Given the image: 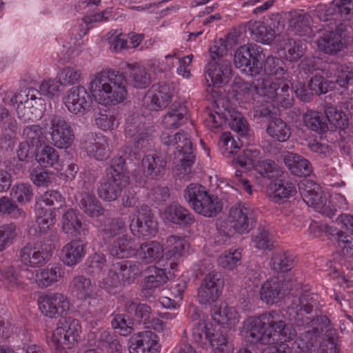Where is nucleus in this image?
Here are the masks:
<instances>
[{
  "label": "nucleus",
  "instance_id": "obj_1",
  "mask_svg": "<svg viewBox=\"0 0 353 353\" xmlns=\"http://www.w3.org/2000/svg\"><path fill=\"white\" fill-rule=\"evenodd\" d=\"M130 183L129 172L125 159L121 157L112 158L105 169V174L97 187L99 197L105 202L117 201Z\"/></svg>",
  "mask_w": 353,
  "mask_h": 353
},
{
  "label": "nucleus",
  "instance_id": "obj_2",
  "mask_svg": "<svg viewBox=\"0 0 353 353\" xmlns=\"http://www.w3.org/2000/svg\"><path fill=\"white\" fill-rule=\"evenodd\" d=\"M160 139L166 154L174 156L176 168L184 174L190 173L196 160V154L189 135L184 132L174 134L163 132Z\"/></svg>",
  "mask_w": 353,
  "mask_h": 353
},
{
  "label": "nucleus",
  "instance_id": "obj_3",
  "mask_svg": "<svg viewBox=\"0 0 353 353\" xmlns=\"http://www.w3.org/2000/svg\"><path fill=\"white\" fill-rule=\"evenodd\" d=\"M127 84L123 73L109 70L98 74L90 82V91L94 97H105V94L112 104H117L125 99Z\"/></svg>",
  "mask_w": 353,
  "mask_h": 353
},
{
  "label": "nucleus",
  "instance_id": "obj_4",
  "mask_svg": "<svg viewBox=\"0 0 353 353\" xmlns=\"http://www.w3.org/2000/svg\"><path fill=\"white\" fill-rule=\"evenodd\" d=\"M183 197L190 208L205 217L216 216L223 208L222 201L198 183L188 185L183 191Z\"/></svg>",
  "mask_w": 353,
  "mask_h": 353
},
{
  "label": "nucleus",
  "instance_id": "obj_5",
  "mask_svg": "<svg viewBox=\"0 0 353 353\" xmlns=\"http://www.w3.org/2000/svg\"><path fill=\"white\" fill-rule=\"evenodd\" d=\"M272 312L250 316L243 323L241 335L245 341L253 345H268L274 343L272 330Z\"/></svg>",
  "mask_w": 353,
  "mask_h": 353
},
{
  "label": "nucleus",
  "instance_id": "obj_6",
  "mask_svg": "<svg viewBox=\"0 0 353 353\" xmlns=\"http://www.w3.org/2000/svg\"><path fill=\"white\" fill-rule=\"evenodd\" d=\"M353 43V34L348 27L342 23L333 30H325L317 41L318 48L330 55H335Z\"/></svg>",
  "mask_w": 353,
  "mask_h": 353
},
{
  "label": "nucleus",
  "instance_id": "obj_7",
  "mask_svg": "<svg viewBox=\"0 0 353 353\" xmlns=\"http://www.w3.org/2000/svg\"><path fill=\"white\" fill-rule=\"evenodd\" d=\"M305 323L307 330L301 333L298 339L292 343V346L288 345L290 353H312V347L316 339L321 336L329 325L330 321L326 316H316L315 318H306Z\"/></svg>",
  "mask_w": 353,
  "mask_h": 353
},
{
  "label": "nucleus",
  "instance_id": "obj_8",
  "mask_svg": "<svg viewBox=\"0 0 353 353\" xmlns=\"http://www.w3.org/2000/svg\"><path fill=\"white\" fill-rule=\"evenodd\" d=\"M262 52V48L254 43L241 46L234 55L235 67L251 77H259L263 72Z\"/></svg>",
  "mask_w": 353,
  "mask_h": 353
},
{
  "label": "nucleus",
  "instance_id": "obj_9",
  "mask_svg": "<svg viewBox=\"0 0 353 353\" xmlns=\"http://www.w3.org/2000/svg\"><path fill=\"white\" fill-rule=\"evenodd\" d=\"M299 190L303 201L308 206L326 216L332 217L335 215L336 210L316 182L305 179L299 184Z\"/></svg>",
  "mask_w": 353,
  "mask_h": 353
},
{
  "label": "nucleus",
  "instance_id": "obj_10",
  "mask_svg": "<svg viewBox=\"0 0 353 353\" xmlns=\"http://www.w3.org/2000/svg\"><path fill=\"white\" fill-rule=\"evenodd\" d=\"M81 327L79 321L68 316L60 319L59 327L48 337L50 345L59 348H72L80 338Z\"/></svg>",
  "mask_w": 353,
  "mask_h": 353
},
{
  "label": "nucleus",
  "instance_id": "obj_11",
  "mask_svg": "<svg viewBox=\"0 0 353 353\" xmlns=\"http://www.w3.org/2000/svg\"><path fill=\"white\" fill-rule=\"evenodd\" d=\"M141 268L139 263L129 261L114 262L109 270L106 283L113 288L130 285L142 275Z\"/></svg>",
  "mask_w": 353,
  "mask_h": 353
},
{
  "label": "nucleus",
  "instance_id": "obj_12",
  "mask_svg": "<svg viewBox=\"0 0 353 353\" xmlns=\"http://www.w3.org/2000/svg\"><path fill=\"white\" fill-rule=\"evenodd\" d=\"M50 245L39 240L35 243H28L19 250V259L23 269L40 268L46 265L50 259Z\"/></svg>",
  "mask_w": 353,
  "mask_h": 353
},
{
  "label": "nucleus",
  "instance_id": "obj_13",
  "mask_svg": "<svg viewBox=\"0 0 353 353\" xmlns=\"http://www.w3.org/2000/svg\"><path fill=\"white\" fill-rule=\"evenodd\" d=\"M45 128L50 130L51 139L59 148L70 147L74 141V132L70 125L60 115L50 114L45 119Z\"/></svg>",
  "mask_w": 353,
  "mask_h": 353
},
{
  "label": "nucleus",
  "instance_id": "obj_14",
  "mask_svg": "<svg viewBox=\"0 0 353 353\" xmlns=\"http://www.w3.org/2000/svg\"><path fill=\"white\" fill-rule=\"evenodd\" d=\"M176 270H171L167 264L163 268H159L156 265L148 267L144 271L145 274L143 280V285L141 290L140 296L148 299L152 296L156 288L165 284L168 280L176 276Z\"/></svg>",
  "mask_w": 353,
  "mask_h": 353
},
{
  "label": "nucleus",
  "instance_id": "obj_15",
  "mask_svg": "<svg viewBox=\"0 0 353 353\" xmlns=\"http://www.w3.org/2000/svg\"><path fill=\"white\" fill-rule=\"evenodd\" d=\"M132 233L138 237L151 238L158 231V223L151 208L142 205L137 211L136 218L130 224Z\"/></svg>",
  "mask_w": 353,
  "mask_h": 353
},
{
  "label": "nucleus",
  "instance_id": "obj_16",
  "mask_svg": "<svg viewBox=\"0 0 353 353\" xmlns=\"http://www.w3.org/2000/svg\"><path fill=\"white\" fill-rule=\"evenodd\" d=\"M41 313L50 318L63 317L70 310V303L66 296L61 293H48L38 299Z\"/></svg>",
  "mask_w": 353,
  "mask_h": 353
},
{
  "label": "nucleus",
  "instance_id": "obj_17",
  "mask_svg": "<svg viewBox=\"0 0 353 353\" xmlns=\"http://www.w3.org/2000/svg\"><path fill=\"white\" fill-rule=\"evenodd\" d=\"M224 281L221 273L209 272L198 289V299L201 304L208 305L215 302L222 293Z\"/></svg>",
  "mask_w": 353,
  "mask_h": 353
},
{
  "label": "nucleus",
  "instance_id": "obj_18",
  "mask_svg": "<svg viewBox=\"0 0 353 353\" xmlns=\"http://www.w3.org/2000/svg\"><path fill=\"white\" fill-rule=\"evenodd\" d=\"M207 81L210 80L213 86L221 88L228 84L232 76V67L230 60L220 59L210 61L205 68Z\"/></svg>",
  "mask_w": 353,
  "mask_h": 353
},
{
  "label": "nucleus",
  "instance_id": "obj_19",
  "mask_svg": "<svg viewBox=\"0 0 353 353\" xmlns=\"http://www.w3.org/2000/svg\"><path fill=\"white\" fill-rule=\"evenodd\" d=\"M291 289L289 281L283 277H274L267 280L260 290L261 299L268 305L281 301Z\"/></svg>",
  "mask_w": 353,
  "mask_h": 353
},
{
  "label": "nucleus",
  "instance_id": "obj_20",
  "mask_svg": "<svg viewBox=\"0 0 353 353\" xmlns=\"http://www.w3.org/2000/svg\"><path fill=\"white\" fill-rule=\"evenodd\" d=\"M81 145L88 157L97 161L105 160L110 155L108 139L105 136L90 132L81 140Z\"/></svg>",
  "mask_w": 353,
  "mask_h": 353
},
{
  "label": "nucleus",
  "instance_id": "obj_21",
  "mask_svg": "<svg viewBox=\"0 0 353 353\" xmlns=\"http://www.w3.org/2000/svg\"><path fill=\"white\" fill-rule=\"evenodd\" d=\"M92 102L90 94L81 85L70 88L65 98V104L68 110L76 114H84L90 109Z\"/></svg>",
  "mask_w": 353,
  "mask_h": 353
},
{
  "label": "nucleus",
  "instance_id": "obj_22",
  "mask_svg": "<svg viewBox=\"0 0 353 353\" xmlns=\"http://www.w3.org/2000/svg\"><path fill=\"white\" fill-rule=\"evenodd\" d=\"M157 335L151 331H145L133 335L129 340L130 353H159Z\"/></svg>",
  "mask_w": 353,
  "mask_h": 353
},
{
  "label": "nucleus",
  "instance_id": "obj_23",
  "mask_svg": "<svg viewBox=\"0 0 353 353\" xmlns=\"http://www.w3.org/2000/svg\"><path fill=\"white\" fill-rule=\"evenodd\" d=\"M249 212V209L241 203L232 207L228 216L230 228L239 234L248 233L252 224L251 219L248 216Z\"/></svg>",
  "mask_w": 353,
  "mask_h": 353
},
{
  "label": "nucleus",
  "instance_id": "obj_24",
  "mask_svg": "<svg viewBox=\"0 0 353 353\" xmlns=\"http://www.w3.org/2000/svg\"><path fill=\"white\" fill-rule=\"evenodd\" d=\"M192 318L194 321L199 319V321L193 325L190 340L198 346L205 347L213 336V325L199 319L200 314L197 312H194Z\"/></svg>",
  "mask_w": 353,
  "mask_h": 353
},
{
  "label": "nucleus",
  "instance_id": "obj_25",
  "mask_svg": "<svg viewBox=\"0 0 353 353\" xmlns=\"http://www.w3.org/2000/svg\"><path fill=\"white\" fill-rule=\"evenodd\" d=\"M192 318L194 321L199 319V321L193 325L190 340L198 346L205 347L213 336V325L199 319L200 314L197 312H194Z\"/></svg>",
  "mask_w": 353,
  "mask_h": 353
},
{
  "label": "nucleus",
  "instance_id": "obj_26",
  "mask_svg": "<svg viewBox=\"0 0 353 353\" xmlns=\"http://www.w3.org/2000/svg\"><path fill=\"white\" fill-rule=\"evenodd\" d=\"M283 316L279 312L272 311V323L273 338L277 336L279 339L276 340L283 341L281 345H289L292 346L294 341L293 339L296 336V329L292 324L287 323L283 321ZM281 345V344L279 345Z\"/></svg>",
  "mask_w": 353,
  "mask_h": 353
},
{
  "label": "nucleus",
  "instance_id": "obj_27",
  "mask_svg": "<svg viewBox=\"0 0 353 353\" xmlns=\"http://www.w3.org/2000/svg\"><path fill=\"white\" fill-rule=\"evenodd\" d=\"M165 245L167 250L165 252V257L168 259L167 266L172 270L177 271V261L184 253L186 242L184 239L171 235L166 238Z\"/></svg>",
  "mask_w": 353,
  "mask_h": 353
},
{
  "label": "nucleus",
  "instance_id": "obj_28",
  "mask_svg": "<svg viewBox=\"0 0 353 353\" xmlns=\"http://www.w3.org/2000/svg\"><path fill=\"white\" fill-rule=\"evenodd\" d=\"M85 244L81 239H74L65 244L61 250L63 263L68 266L78 264L85 255Z\"/></svg>",
  "mask_w": 353,
  "mask_h": 353
},
{
  "label": "nucleus",
  "instance_id": "obj_29",
  "mask_svg": "<svg viewBox=\"0 0 353 353\" xmlns=\"http://www.w3.org/2000/svg\"><path fill=\"white\" fill-rule=\"evenodd\" d=\"M283 162L293 175L307 176L312 172V167L310 162L299 154L288 152L283 157Z\"/></svg>",
  "mask_w": 353,
  "mask_h": 353
},
{
  "label": "nucleus",
  "instance_id": "obj_30",
  "mask_svg": "<svg viewBox=\"0 0 353 353\" xmlns=\"http://www.w3.org/2000/svg\"><path fill=\"white\" fill-rule=\"evenodd\" d=\"M270 188L272 190V201L274 203H281L295 196L297 192L296 181L279 177L270 183Z\"/></svg>",
  "mask_w": 353,
  "mask_h": 353
},
{
  "label": "nucleus",
  "instance_id": "obj_31",
  "mask_svg": "<svg viewBox=\"0 0 353 353\" xmlns=\"http://www.w3.org/2000/svg\"><path fill=\"white\" fill-rule=\"evenodd\" d=\"M164 218L169 222L183 227H188L194 223V215L182 205L173 203L164 210Z\"/></svg>",
  "mask_w": 353,
  "mask_h": 353
},
{
  "label": "nucleus",
  "instance_id": "obj_32",
  "mask_svg": "<svg viewBox=\"0 0 353 353\" xmlns=\"http://www.w3.org/2000/svg\"><path fill=\"white\" fill-rule=\"evenodd\" d=\"M163 247L158 241H150L141 243L136 250L138 259L145 264L159 261L163 256Z\"/></svg>",
  "mask_w": 353,
  "mask_h": 353
},
{
  "label": "nucleus",
  "instance_id": "obj_33",
  "mask_svg": "<svg viewBox=\"0 0 353 353\" xmlns=\"http://www.w3.org/2000/svg\"><path fill=\"white\" fill-rule=\"evenodd\" d=\"M187 108L179 102L173 103L168 112L163 116L162 125L165 129H176L184 124L187 120L185 117Z\"/></svg>",
  "mask_w": 353,
  "mask_h": 353
},
{
  "label": "nucleus",
  "instance_id": "obj_34",
  "mask_svg": "<svg viewBox=\"0 0 353 353\" xmlns=\"http://www.w3.org/2000/svg\"><path fill=\"white\" fill-rule=\"evenodd\" d=\"M316 302L315 294L304 293L300 297L293 299L288 307L287 313L292 319L299 320V312L303 310L307 314L310 313L314 307L316 306Z\"/></svg>",
  "mask_w": 353,
  "mask_h": 353
},
{
  "label": "nucleus",
  "instance_id": "obj_35",
  "mask_svg": "<svg viewBox=\"0 0 353 353\" xmlns=\"http://www.w3.org/2000/svg\"><path fill=\"white\" fill-rule=\"evenodd\" d=\"M70 288L72 292L79 299H95L97 296L95 285L90 279L83 275L73 277Z\"/></svg>",
  "mask_w": 353,
  "mask_h": 353
},
{
  "label": "nucleus",
  "instance_id": "obj_36",
  "mask_svg": "<svg viewBox=\"0 0 353 353\" xmlns=\"http://www.w3.org/2000/svg\"><path fill=\"white\" fill-rule=\"evenodd\" d=\"M78 206L85 214L92 218L103 216L105 212V210L96 196L88 192L81 194Z\"/></svg>",
  "mask_w": 353,
  "mask_h": 353
},
{
  "label": "nucleus",
  "instance_id": "obj_37",
  "mask_svg": "<svg viewBox=\"0 0 353 353\" xmlns=\"http://www.w3.org/2000/svg\"><path fill=\"white\" fill-rule=\"evenodd\" d=\"M245 27L256 41L262 43L270 44L276 37L274 30L263 21H250Z\"/></svg>",
  "mask_w": 353,
  "mask_h": 353
},
{
  "label": "nucleus",
  "instance_id": "obj_38",
  "mask_svg": "<svg viewBox=\"0 0 353 353\" xmlns=\"http://www.w3.org/2000/svg\"><path fill=\"white\" fill-rule=\"evenodd\" d=\"M134 241L126 235L114 239L110 246V253L118 259L128 258L136 254L137 248L134 246Z\"/></svg>",
  "mask_w": 353,
  "mask_h": 353
},
{
  "label": "nucleus",
  "instance_id": "obj_39",
  "mask_svg": "<svg viewBox=\"0 0 353 353\" xmlns=\"http://www.w3.org/2000/svg\"><path fill=\"white\" fill-rule=\"evenodd\" d=\"M323 115L328 123L330 131H335L336 129L344 130L348 126V121L345 118L344 112L331 103L325 105Z\"/></svg>",
  "mask_w": 353,
  "mask_h": 353
},
{
  "label": "nucleus",
  "instance_id": "obj_40",
  "mask_svg": "<svg viewBox=\"0 0 353 353\" xmlns=\"http://www.w3.org/2000/svg\"><path fill=\"white\" fill-rule=\"evenodd\" d=\"M126 136L133 139L135 150H140L148 144V135L143 126L137 119L128 122L125 128Z\"/></svg>",
  "mask_w": 353,
  "mask_h": 353
},
{
  "label": "nucleus",
  "instance_id": "obj_41",
  "mask_svg": "<svg viewBox=\"0 0 353 353\" xmlns=\"http://www.w3.org/2000/svg\"><path fill=\"white\" fill-rule=\"evenodd\" d=\"M62 229L68 234L77 232L79 234L83 233V234H86L88 232L87 224L85 222H82L79 214H77L76 211L73 209H69L63 215Z\"/></svg>",
  "mask_w": 353,
  "mask_h": 353
},
{
  "label": "nucleus",
  "instance_id": "obj_42",
  "mask_svg": "<svg viewBox=\"0 0 353 353\" xmlns=\"http://www.w3.org/2000/svg\"><path fill=\"white\" fill-rule=\"evenodd\" d=\"M166 163V160L158 155L148 154L142 160L144 172L151 179L162 176L165 170Z\"/></svg>",
  "mask_w": 353,
  "mask_h": 353
},
{
  "label": "nucleus",
  "instance_id": "obj_43",
  "mask_svg": "<svg viewBox=\"0 0 353 353\" xmlns=\"http://www.w3.org/2000/svg\"><path fill=\"white\" fill-rule=\"evenodd\" d=\"M312 17L308 13L293 12L290 13L289 27L300 36L305 35L311 30Z\"/></svg>",
  "mask_w": 353,
  "mask_h": 353
},
{
  "label": "nucleus",
  "instance_id": "obj_44",
  "mask_svg": "<svg viewBox=\"0 0 353 353\" xmlns=\"http://www.w3.org/2000/svg\"><path fill=\"white\" fill-rule=\"evenodd\" d=\"M303 123L307 128L319 134L329 130L328 123L325 121L323 114L317 111H307L303 115Z\"/></svg>",
  "mask_w": 353,
  "mask_h": 353
},
{
  "label": "nucleus",
  "instance_id": "obj_45",
  "mask_svg": "<svg viewBox=\"0 0 353 353\" xmlns=\"http://www.w3.org/2000/svg\"><path fill=\"white\" fill-rule=\"evenodd\" d=\"M59 154L52 146L44 144L37 148L35 160L41 167H52L58 163Z\"/></svg>",
  "mask_w": 353,
  "mask_h": 353
},
{
  "label": "nucleus",
  "instance_id": "obj_46",
  "mask_svg": "<svg viewBox=\"0 0 353 353\" xmlns=\"http://www.w3.org/2000/svg\"><path fill=\"white\" fill-rule=\"evenodd\" d=\"M283 50L287 51L285 54V59L294 63L304 57L307 50V44L301 39H289Z\"/></svg>",
  "mask_w": 353,
  "mask_h": 353
},
{
  "label": "nucleus",
  "instance_id": "obj_47",
  "mask_svg": "<svg viewBox=\"0 0 353 353\" xmlns=\"http://www.w3.org/2000/svg\"><path fill=\"white\" fill-rule=\"evenodd\" d=\"M270 265L276 272H285L290 270L294 265V259L280 248L274 249Z\"/></svg>",
  "mask_w": 353,
  "mask_h": 353
},
{
  "label": "nucleus",
  "instance_id": "obj_48",
  "mask_svg": "<svg viewBox=\"0 0 353 353\" xmlns=\"http://www.w3.org/2000/svg\"><path fill=\"white\" fill-rule=\"evenodd\" d=\"M266 132L270 137L281 142L287 141L291 134L290 128L286 123L278 117L270 121Z\"/></svg>",
  "mask_w": 353,
  "mask_h": 353
},
{
  "label": "nucleus",
  "instance_id": "obj_49",
  "mask_svg": "<svg viewBox=\"0 0 353 353\" xmlns=\"http://www.w3.org/2000/svg\"><path fill=\"white\" fill-rule=\"evenodd\" d=\"M128 66L130 81L134 88H145L151 83L150 74L145 68L139 65Z\"/></svg>",
  "mask_w": 353,
  "mask_h": 353
},
{
  "label": "nucleus",
  "instance_id": "obj_50",
  "mask_svg": "<svg viewBox=\"0 0 353 353\" xmlns=\"http://www.w3.org/2000/svg\"><path fill=\"white\" fill-rule=\"evenodd\" d=\"M126 308L132 321L133 320L137 323L144 325V323L150 320L151 308L147 304L137 303L132 301L128 303Z\"/></svg>",
  "mask_w": 353,
  "mask_h": 353
},
{
  "label": "nucleus",
  "instance_id": "obj_51",
  "mask_svg": "<svg viewBox=\"0 0 353 353\" xmlns=\"http://www.w3.org/2000/svg\"><path fill=\"white\" fill-rule=\"evenodd\" d=\"M94 337L95 345L103 351H109L121 347L117 336L108 330H99L95 332Z\"/></svg>",
  "mask_w": 353,
  "mask_h": 353
},
{
  "label": "nucleus",
  "instance_id": "obj_52",
  "mask_svg": "<svg viewBox=\"0 0 353 353\" xmlns=\"http://www.w3.org/2000/svg\"><path fill=\"white\" fill-rule=\"evenodd\" d=\"M332 66L333 69L337 70L334 79L330 80V82L334 84V90H339L341 88H347V85L353 80V68L336 64H333Z\"/></svg>",
  "mask_w": 353,
  "mask_h": 353
},
{
  "label": "nucleus",
  "instance_id": "obj_53",
  "mask_svg": "<svg viewBox=\"0 0 353 353\" xmlns=\"http://www.w3.org/2000/svg\"><path fill=\"white\" fill-rule=\"evenodd\" d=\"M307 84L309 90H311V93H313L314 97H319L334 90V84L321 74H316L312 76L308 80Z\"/></svg>",
  "mask_w": 353,
  "mask_h": 353
},
{
  "label": "nucleus",
  "instance_id": "obj_54",
  "mask_svg": "<svg viewBox=\"0 0 353 353\" xmlns=\"http://www.w3.org/2000/svg\"><path fill=\"white\" fill-rule=\"evenodd\" d=\"M263 72L268 76L277 77L279 79L283 77L287 69L283 60L274 56H268L264 63L263 62Z\"/></svg>",
  "mask_w": 353,
  "mask_h": 353
},
{
  "label": "nucleus",
  "instance_id": "obj_55",
  "mask_svg": "<svg viewBox=\"0 0 353 353\" xmlns=\"http://www.w3.org/2000/svg\"><path fill=\"white\" fill-rule=\"evenodd\" d=\"M0 214L8 215L15 219L26 216L23 210L17 205L12 198L8 196L0 198Z\"/></svg>",
  "mask_w": 353,
  "mask_h": 353
},
{
  "label": "nucleus",
  "instance_id": "obj_56",
  "mask_svg": "<svg viewBox=\"0 0 353 353\" xmlns=\"http://www.w3.org/2000/svg\"><path fill=\"white\" fill-rule=\"evenodd\" d=\"M53 177V172L41 165L34 168L30 173L31 181L38 187L49 186L52 183Z\"/></svg>",
  "mask_w": 353,
  "mask_h": 353
},
{
  "label": "nucleus",
  "instance_id": "obj_57",
  "mask_svg": "<svg viewBox=\"0 0 353 353\" xmlns=\"http://www.w3.org/2000/svg\"><path fill=\"white\" fill-rule=\"evenodd\" d=\"M37 223L40 231L46 232L55 223V214L53 210L43 208L41 203L36 206Z\"/></svg>",
  "mask_w": 353,
  "mask_h": 353
},
{
  "label": "nucleus",
  "instance_id": "obj_58",
  "mask_svg": "<svg viewBox=\"0 0 353 353\" xmlns=\"http://www.w3.org/2000/svg\"><path fill=\"white\" fill-rule=\"evenodd\" d=\"M110 323L112 327L118 330L120 335L128 336L133 331L132 321L129 314H112Z\"/></svg>",
  "mask_w": 353,
  "mask_h": 353
},
{
  "label": "nucleus",
  "instance_id": "obj_59",
  "mask_svg": "<svg viewBox=\"0 0 353 353\" xmlns=\"http://www.w3.org/2000/svg\"><path fill=\"white\" fill-rule=\"evenodd\" d=\"M256 171L263 177L268 179H276L280 177L283 171L272 160L263 159L256 165Z\"/></svg>",
  "mask_w": 353,
  "mask_h": 353
},
{
  "label": "nucleus",
  "instance_id": "obj_60",
  "mask_svg": "<svg viewBox=\"0 0 353 353\" xmlns=\"http://www.w3.org/2000/svg\"><path fill=\"white\" fill-rule=\"evenodd\" d=\"M106 263L105 256L103 253H94L85 261L83 270L94 276L100 274Z\"/></svg>",
  "mask_w": 353,
  "mask_h": 353
},
{
  "label": "nucleus",
  "instance_id": "obj_61",
  "mask_svg": "<svg viewBox=\"0 0 353 353\" xmlns=\"http://www.w3.org/2000/svg\"><path fill=\"white\" fill-rule=\"evenodd\" d=\"M10 195L19 204H26L32 200L34 195L33 189L29 183H20L12 188Z\"/></svg>",
  "mask_w": 353,
  "mask_h": 353
},
{
  "label": "nucleus",
  "instance_id": "obj_62",
  "mask_svg": "<svg viewBox=\"0 0 353 353\" xmlns=\"http://www.w3.org/2000/svg\"><path fill=\"white\" fill-rule=\"evenodd\" d=\"M0 284L6 289L12 290L21 284L20 275L17 269L13 266H9L0 271Z\"/></svg>",
  "mask_w": 353,
  "mask_h": 353
},
{
  "label": "nucleus",
  "instance_id": "obj_63",
  "mask_svg": "<svg viewBox=\"0 0 353 353\" xmlns=\"http://www.w3.org/2000/svg\"><path fill=\"white\" fill-rule=\"evenodd\" d=\"M252 241L255 246L261 250H271L274 248V243L269 232L263 225H259L252 233Z\"/></svg>",
  "mask_w": 353,
  "mask_h": 353
},
{
  "label": "nucleus",
  "instance_id": "obj_64",
  "mask_svg": "<svg viewBox=\"0 0 353 353\" xmlns=\"http://www.w3.org/2000/svg\"><path fill=\"white\" fill-rule=\"evenodd\" d=\"M23 137L36 148L44 144V137L41 128L38 125H27L23 128Z\"/></svg>",
  "mask_w": 353,
  "mask_h": 353
}]
</instances>
